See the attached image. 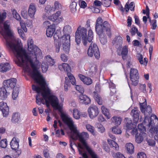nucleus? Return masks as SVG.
I'll return each mask as SVG.
<instances>
[{"instance_id":"obj_31","label":"nucleus","mask_w":158,"mask_h":158,"mask_svg":"<svg viewBox=\"0 0 158 158\" xmlns=\"http://www.w3.org/2000/svg\"><path fill=\"white\" fill-rule=\"evenodd\" d=\"M127 152L130 154H132L134 152V147L133 144L131 143L126 144L125 146Z\"/></svg>"},{"instance_id":"obj_58","label":"nucleus","mask_w":158,"mask_h":158,"mask_svg":"<svg viewBox=\"0 0 158 158\" xmlns=\"http://www.w3.org/2000/svg\"><path fill=\"white\" fill-rule=\"evenodd\" d=\"M146 154L143 152H139L137 155V158H146Z\"/></svg>"},{"instance_id":"obj_42","label":"nucleus","mask_w":158,"mask_h":158,"mask_svg":"<svg viewBox=\"0 0 158 158\" xmlns=\"http://www.w3.org/2000/svg\"><path fill=\"white\" fill-rule=\"evenodd\" d=\"M19 93V89L18 88H15L13 90L12 97L14 100H15L17 98Z\"/></svg>"},{"instance_id":"obj_37","label":"nucleus","mask_w":158,"mask_h":158,"mask_svg":"<svg viewBox=\"0 0 158 158\" xmlns=\"http://www.w3.org/2000/svg\"><path fill=\"white\" fill-rule=\"evenodd\" d=\"M77 3L75 2H72L69 6V9L73 13L77 11Z\"/></svg>"},{"instance_id":"obj_16","label":"nucleus","mask_w":158,"mask_h":158,"mask_svg":"<svg viewBox=\"0 0 158 158\" xmlns=\"http://www.w3.org/2000/svg\"><path fill=\"white\" fill-rule=\"evenodd\" d=\"M105 31L96 32L98 35L100 41L102 44H105L107 42V39Z\"/></svg>"},{"instance_id":"obj_19","label":"nucleus","mask_w":158,"mask_h":158,"mask_svg":"<svg viewBox=\"0 0 158 158\" xmlns=\"http://www.w3.org/2000/svg\"><path fill=\"white\" fill-rule=\"evenodd\" d=\"M6 88L5 87L0 88V99H5L10 94L9 92L6 90Z\"/></svg>"},{"instance_id":"obj_55","label":"nucleus","mask_w":158,"mask_h":158,"mask_svg":"<svg viewBox=\"0 0 158 158\" xmlns=\"http://www.w3.org/2000/svg\"><path fill=\"white\" fill-rule=\"evenodd\" d=\"M75 88L80 93L82 94L84 92V89L83 87L81 85H75Z\"/></svg>"},{"instance_id":"obj_35","label":"nucleus","mask_w":158,"mask_h":158,"mask_svg":"<svg viewBox=\"0 0 158 158\" xmlns=\"http://www.w3.org/2000/svg\"><path fill=\"white\" fill-rule=\"evenodd\" d=\"M93 96L98 104L101 105L102 104V100L100 95L95 92L93 93Z\"/></svg>"},{"instance_id":"obj_30","label":"nucleus","mask_w":158,"mask_h":158,"mask_svg":"<svg viewBox=\"0 0 158 158\" xmlns=\"http://www.w3.org/2000/svg\"><path fill=\"white\" fill-rule=\"evenodd\" d=\"M53 7L55 11L56 10L60 11L63 8V6L59 1H55L54 2Z\"/></svg>"},{"instance_id":"obj_40","label":"nucleus","mask_w":158,"mask_h":158,"mask_svg":"<svg viewBox=\"0 0 158 158\" xmlns=\"http://www.w3.org/2000/svg\"><path fill=\"white\" fill-rule=\"evenodd\" d=\"M87 130L89 131L93 135H96V132L94 131V127L92 126L89 124H87L85 126Z\"/></svg>"},{"instance_id":"obj_32","label":"nucleus","mask_w":158,"mask_h":158,"mask_svg":"<svg viewBox=\"0 0 158 158\" xmlns=\"http://www.w3.org/2000/svg\"><path fill=\"white\" fill-rule=\"evenodd\" d=\"M101 109L102 113L106 117V118L108 119H110L111 116L108 109L104 106H102L101 107Z\"/></svg>"},{"instance_id":"obj_43","label":"nucleus","mask_w":158,"mask_h":158,"mask_svg":"<svg viewBox=\"0 0 158 158\" xmlns=\"http://www.w3.org/2000/svg\"><path fill=\"white\" fill-rule=\"evenodd\" d=\"M45 20V21H44L43 23V26L44 27L48 28L52 26L55 25V24L53 23L52 24L51 22L49 21L48 20Z\"/></svg>"},{"instance_id":"obj_38","label":"nucleus","mask_w":158,"mask_h":158,"mask_svg":"<svg viewBox=\"0 0 158 158\" xmlns=\"http://www.w3.org/2000/svg\"><path fill=\"white\" fill-rule=\"evenodd\" d=\"M73 116L74 118L78 119L81 117L80 112L77 109H74L73 110Z\"/></svg>"},{"instance_id":"obj_50","label":"nucleus","mask_w":158,"mask_h":158,"mask_svg":"<svg viewBox=\"0 0 158 158\" xmlns=\"http://www.w3.org/2000/svg\"><path fill=\"white\" fill-rule=\"evenodd\" d=\"M48 67V65L47 64V63L46 62H44L42 63L41 69L42 72L43 73H46L47 71Z\"/></svg>"},{"instance_id":"obj_64","label":"nucleus","mask_w":158,"mask_h":158,"mask_svg":"<svg viewBox=\"0 0 158 158\" xmlns=\"http://www.w3.org/2000/svg\"><path fill=\"white\" fill-rule=\"evenodd\" d=\"M20 24L21 28L23 29V31L24 32H26L27 31V29L26 27L25 24L22 21L20 22Z\"/></svg>"},{"instance_id":"obj_21","label":"nucleus","mask_w":158,"mask_h":158,"mask_svg":"<svg viewBox=\"0 0 158 158\" xmlns=\"http://www.w3.org/2000/svg\"><path fill=\"white\" fill-rule=\"evenodd\" d=\"M79 77L80 79L86 85H89L92 83V79L89 77H85L82 75H80Z\"/></svg>"},{"instance_id":"obj_54","label":"nucleus","mask_w":158,"mask_h":158,"mask_svg":"<svg viewBox=\"0 0 158 158\" xmlns=\"http://www.w3.org/2000/svg\"><path fill=\"white\" fill-rule=\"evenodd\" d=\"M7 143L6 139H2L0 142V146L2 148H5L7 146Z\"/></svg>"},{"instance_id":"obj_53","label":"nucleus","mask_w":158,"mask_h":158,"mask_svg":"<svg viewBox=\"0 0 158 158\" xmlns=\"http://www.w3.org/2000/svg\"><path fill=\"white\" fill-rule=\"evenodd\" d=\"M109 87L111 92H112L111 94L113 95L116 92L115 85L113 83L111 82L109 83Z\"/></svg>"},{"instance_id":"obj_29","label":"nucleus","mask_w":158,"mask_h":158,"mask_svg":"<svg viewBox=\"0 0 158 158\" xmlns=\"http://www.w3.org/2000/svg\"><path fill=\"white\" fill-rule=\"evenodd\" d=\"M107 142L111 147L113 148L116 151L119 150V147L118 145L114 140L108 139Z\"/></svg>"},{"instance_id":"obj_47","label":"nucleus","mask_w":158,"mask_h":158,"mask_svg":"<svg viewBox=\"0 0 158 158\" xmlns=\"http://www.w3.org/2000/svg\"><path fill=\"white\" fill-rule=\"evenodd\" d=\"M112 156L114 158H126L123 154L119 152L113 153Z\"/></svg>"},{"instance_id":"obj_7","label":"nucleus","mask_w":158,"mask_h":158,"mask_svg":"<svg viewBox=\"0 0 158 158\" xmlns=\"http://www.w3.org/2000/svg\"><path fill=\"white\" fill-rule=\"evenodd\" d=\"M140 109L141 112L143 113H144V115H145V119L143 122V123L147 126L146 124L145 123V121L146 118L148 119L150 121L152 120V122L154 121L155 120V118L153 117L152 118V116L154 114H152L150 117L149 118L148 115H150L152 111V109L150 106H148L146 109H145V108L147 106L146 103L143 102L142 103H140Z\"/></svg>"},{"instance_id":"obj_25","label":"nucleus","mask_w":158,"mask_h":158,"mask_svg":"<svg viewBox=\"0 0 158 158\" xmlns=\"http://www.w3.org/2000/svg\"><path fill=\"white\" fill-rule=\"evenodd\" d=\"M56 30V25L52 26L47 28L46 35L48 37H51L53 35Z\"/></svg>"},{"instance_id":"obj_11","label":"nucleus","mask_w":158,"mask_h":158,"mask_svg":"<svg viewBox=\"0 0 158 158\" xmlns=\"http://www.w3.org/2000/svg\"><path fill=\"white\" fill-rule=\"evenodd\" d=\"M17 82V80L15 78H11L9 79L4 81L3 85L4 87L8 89V90L14 89L15 87Z\"/></svg>"},{"instance_id":"obj_4","label":"nucleus","mask_w":158,"mask_h":158,"mask_svg":"<svg viewBox=\"0 0 158 158\" xmlns=\"http://www.w3.org/2000/svg\"><path fill=\"white\" fill-rule=\"evenodd\" d=\"M152 118H155L154 121L152 122V120L150 121L147 118L145 119V123L147 126L148 127L149 132L148 133L149 136L152 137L154 136L155 139L158 141V118L156 115H153Z\"/></svg>"},{"instance_id":"obj_63","label":"nucleus","mask_w":158,"mask_h":158,"mask_svg":"<svg viewBox=\"0 0 158 158\" xmlns=\"http://www.w3.org/2000/svg\"><path fill=\"white\" fill-rule=\"evenodd\" d=\"M60 57L62 60L64 62H66L68 60V57L65 54H62L60 55Z\"/></svg>"},{"instance_id":"obj_34","label":"nucleus","mask_w":158,"mask_h":158,"mask_svg":"<svg viewBox=\"0 0 158 158\" xmlns=\"http://www.w3.org/2000/svg\"><path fill=\"white\" fill-rule=\"evenodd\" d=\"M45 59L46 60L49 66H52L55 63L54 59H53L50 55H48L46 56Z\"/></svg>"},{"instance_id":"obj_61","label":"nucleus","mask_w":158,"mask_h":158,"mask_svg":"<svg viewBox=\"0 0 158 158\" xmlns=\"http://www.w3.org/2000/svg\"><path fill=\"white\" fill-rule=\"evenodd\" d=\"M137 57L140 64H143L144 61L143 60V57L142 55L141 54L139 53L137 54Z\"/></svg>"},{"instance_id":"obj_9","label":"nucleus","mask_w":158,"mask_h":158,"mask_svg":"<svg viewBox=\"0 0 158 158\" xmlns=\"http://www.w3.org/2000/svg\"><path fill=\"white\" fill-rule=\"evenodd\" d=\"M130 76L132 85L136 86L138 84L139 78L138 70L135 69L131 68Z\"/></svg>"},{"instance_id":"obj_22","label":"nucleus","mask_w":158,"mask_h":158,"mask_svg":"<svg viewBox=\"0 0 158 158\" xmlns=\"http://www.w3.org/2000/svg\"><path fill=\"white\" fill-rule=\"evenodd\" d=\"M11 69L10 64L8 63H2L0 64V71L2 73L6 72Z\"/></svg>"},{"instance_id":"obj_3","label":"nucleus","mask_w":158,"mask_h":158,"mask_svg":"<svg viewBox=\"0 0 158 158\" xmlns=\"http://www.w3.org/2000/svg\"><path fill=\"white\" fill-rule=\"evenodd\" d=\"M75 41L77 44H79L81 41L83 44L86 46L88 43L91 42L93 38V33L92 31L90 29L87 35V30L80 26L76 31L75 35Z\"/></svg>"},{"instance_id":"obj_8","label":"nucleus","mask_w":158,"mask_h":158,"mask_svg":"<svg viewBox=\"0 0 158 158\" xmlns=\"http://www.w3.org/2000/svg\"><path fill=\"white\" fill-rule=\"evenodd\" d=\"M87 54L90 57H92L94 55L97 59L100 58V53L96 44L93 42L91 43L88 50Z\"/></svg>"},{"instance_id":"obj_59","label":"nucleus","mask_w":158,"mask_h":158,"mask_svg":"<svg viewBox=\"0 0 158 158\" xmlns=\"http://www.w3.org/2000/svg\"><path fill=\"white\" fill-rule=\"evenodd\" d=\"M8 107L6 103L3 102H0V111H1L5 108Z\"/></svg>"},{"instance_id":"obj_6","label":"nucleus","mask_w":158,"mask_h":158,"mask_svg":"<svg viewBox=\"0 0 158 158\" xmlns=\"http://www.w3.org/2000/svg\"><path fill=\"white\" fill-rule=\"evenodd\" d=\"M70 36L69 34H65L58 39V43L62 45L63 50L66 52L69 51Z\"/></svg>"},{"instance_id":"obj_57","label":"nucleus","mask_w":158,"mask_h":158,"mask_svg":"<svg viewBox=\"0 0 158 158\" xmlns=\"http://www.w3.org/2000/svg\"><path fill=\"white\" fill-rule=\"evenodd\" d=\"M21 15L22 17L25 19H27V10L26 9L23 8L22 9L21 11Z\"/></svg>"},{"instance_id":"obj_23","label":"nucleus","mask_w":158,"mask_h":158,"mask_svg":"<svg viewBox=\"0 0 158 158\" xmlns=\"http://www.w3.org/2000/svg\"><path fill=\"white\" fill-rule=\"evenodd\" d=\"M61 14V12L57 11L55 13L52 14V15H50L48 18V20H49L52 22H54L61 18H59Z\"/></svg>"},{"instance_id":"obj_46","label":"nucleus","mask_w":158,"mask_h":158,"mask_svg":"<svg viewBox=\"0 0 158 158\" xmlns=\"http://www.w3.org/2000/svg\"><path fill=\"white\" fill-rule=\"evenodd\" d=\"M112 131L115 134H120L122 133L120 129L115 126L112 128Z\"/></svg>"},{"instance_id":"obj_62","label":"nucleus","mask_w":158,"mask_h":158,"mask_svg":"<svg viewBox=\"0 0 158 158\" xmlns=\"http://www.w3.org/2000/svg\"><path fill=\"white\" fill-rule=\"evenodd\" d=\"M138 29L135 27H132L130 31V32L132 35H135Z\"/></svg>"},{"instance_id":"obj_5","label":"nucleus","mask_w":158,"mask_h":158,"mask_svg":"<svg viewBox=\"0 0 158 158\" xmlns=\"http://www.w3.org/2000/svg\"><path fill=\"white\" fill-rule=\"evenodd\" d=\"M103 20L100 17L97 19L95 25V30L96 32L105 31L107 35L109 37H110L111 33L110 30V25L107 21H104L103 23Z\"/></svg>"},{"instance_id":"obj_17","label":"nucleus","mask_w":158,"mask_h":158,"mask_svg":"<svg viewBox=\"0 0 158 158\" xmlns=\"http://www.w3.org/2000/svg\"><path fill=\"white\" fill-rule=\"evenodd\" d=\"M19 139L15 137L13 138L10 142L11 148L14 150H16L19 149Z\"/></svg>"},{"instance_id":"obj_49","label":"nucleus","mask_w":158,"mask_h":158,"mask_svg":"<svg viewBox=\"0 0 158 158\" xmlns=\"http://www.w3.org/2000/svg\"><path fill=\"white\" fill-rule=\"evenodd\" d=\"M65 81L64 84V89L65 91H67L69 88L70 87V83L67 77H65Z\"/></svg>"},{"instance_id":"obj_41","label":"nucleus","mask_w":158,"mask_h":158,"mask_svg":"<svg viewBox=\"0 0 158 158\" xmlns=\"http://www.w3.org/2000/svg\"><path fill=\"white\" fill-rule=\"evenodd\" d=\"M63 31L65 34L71 33L72 31V27L69 25H66L64 27Z\"/></svg>"},{"instance_id":"obj_14","label":"nucleus","mask_w":158,"mask_h":158,"mask_svg":"<svg viewBox=\"0 0 158 158\" xmlns=\"http://www.w3.org/2000/svg\"><path fill=\"white\" fill-rule=\"evenodd\" d=\"M139 111L138 110L137 108H134V109L132 110L131 112V114L132 115L133 118V121L134 123L132 124L131 123V124L129 125L131 127L133 124H136L139 119Z\"/></svg>"},{"instance_id":"obj_1","label":"nucleus","mask_w":158,"mask_h":158,"mask_svg":"<svg viewBox=\"0 0 158 158\" xmlns=\"http://www.w3.org/2000/svg\"><path fill=\"white\" fill-rule=\"evenodd\" d=\"M60 116L63 122L68 126L70 130L69 135L71 139L70 140V146L71 149L74 150L72 147L74 144L73 140H78L81 143L78 144V147L81 149V150H79V151L80 154L82 156L83 158H88V154L84 150V148H85L92 158H99L86 143V140L89 138L88 134L84 131L80 133L72 118L68 114L61 113Z\"/></svg>"},{"instance_id":"obj_27","label":"nucleus","mask_w":158,"mask_h":158,"mask_svg":"<svg viewBox=\"0 0 158 158\" xmlns=\"http://www.w3.org/2000/svg\"><path fill=\"white\" fill-rule=\"evenodd\" d=\"M53 38L56 46V51L57 52H58L60 51V46L61 45L58 43V39L59 38V37L57 33L54 34Z\"/></svg>"},{"instance_id":"obj_36","label":"nucleus","mask_w":158,"mask_h":158,"mask_svg":"<svg viewBox=\"0 0 158 158\" xmlns=\"http://www.w3.org/2000/svg\"><path fill=\"white\" fill-rule=\"evenodd\" d=\"M20 114L18 113H14L12 116V121L13 123L18 122L20 119Z\"/></svg>"},{"instance_id":"obj_28","label":"nucleus","mask_w":158,"mask_h":158,"mask_svg":"<svg viewBox=\"0 0 158 158\" xmlns=\"http://www.w3.org/2000/svg\"><path fill=\"white\" fill-rule=\"evenodd\" d=\"M111 120L112 123L118 126L121 124L122 119L120 117L114 116L111 118Z\"/></svg>"},{"instance_id":"obj_60","label":"nucleus","mask_w":158,"mask_h":158,"mask_svg":"<svg viewBox=\"0 0 158 158\" xmlns=\"http://www.w3.org/2000/svg\"><path fill=\"white\" fill-rule=\"evenodd\" d=\"M18 32L19 35L24 40H25L26 39L25 37V34H24L23 31L20 29H18Z\"/></svg>"},{"instance_id":"obj_20","label":"nucleus","mask_w":158,"mask_h":158,"mask_svg":"<svg viewBox=\"0 0 158 158\" xmlns=\"http://www.w3.org/2000/svg\"><path fill=\"white\" fill-rule=\"evenodd\" d=\"M112 43L118 49L123 44V39L120 36L115 37L112 41Z\"/></svg>"},{"instance_id":"obj_56","label":"nucleus","mask_w":158,"mask_h":158,"mask_svg":"<svg viewBox=\"0 0 158 158\" xmlns=\"http://www.w3.org/2000/svg\"><path fill=\"white\" fill-rule=\"evenodd\" d=\"M138 128L140 132H144L146 131V128L143 124H139L138 126Z\"/></svg>"},{"instance_id":"obj_33","label":"nucleus","mask_w":158,"mask_h":158,"mask_svg":"<svg viewBox=\"0 0 158 158\" xmlns=\"http://www.w3.org/2000/svg\"><path fill=\"white\" fill-rule=\"evenodd\" d=\"M144 132H140L138 136L136 135L135 141L138 143H141L143 140V137L145 135Z\"/></svg>"},{"instance_id":"obj_52","label":"nucleus","mask_w":158,"mask_h":158,"mask_svg":"<svg viewBox=\"0 0 158 158\" xmlns=\"http://www.w3.org/2000/svg\"><path fill=\"white\" fill-rule=\"evenodd\" d=\"M78 3L81 8L84 9L87 7V4L84 1L79 0L78 1Z\"/></svg>"},{"instance_id":"obj_15","label":"nucleus","mask_w":158,"mask_h":158,"mask_svg":"<svg viewBox=\"0 0 158 158\" xmlns=\"http://www.w3.org/2000/svg\"><path fill=\"white\" fill-rule=\"evenodd\" d=\"M36 11L35 5L31 3L29 5L28 9V15L32 19L35 18V15Z\"/></svg>"},{"instance_id":"obj_45","label":"nucleus","mask_w":158,"mask_h":158,"mask_svg":"<svg viewBox=\"0 0 158 158\" xmlns=\"http://www.w3.org/2000/svg\"><path fill=\"white\" fill-rule=\"evenodd\" d=\"M68 76L70 81V82L73 85H75L76 80L73 75L71 73H67Z\"/></svg>"},{"instance_id":"obj_12","label":"nucleus","mask_w":158,"mask_h":158,"mask_svg":"<svg viewBox=\"0 0 158 158\" xmlns=\"http://www.w3.org/2000/svg\"><path fill=\"white\" fill-rule=\"evenodd\" d=\"M55 11L53 6H52L50 5H47L45 8L44 13L43 14L42 17L43 20H48V16L51 14Z\"/></svg>"},{"instance_id":"obj_13","label":"nucleus","mask_w":158,"mask_h":158,"mask_svg":"<svg viewBox=\"0 0 158 158\" xmlns=\"http://www.w3.org/2000/svg\"><path fill=\"white\" fill-rule=\"evenodd\" d=\"M127 123L126 124V126L128 130H132L130 131V132L132 135H135L136 134L137 130L136 128V125L133 124L131 126V127H130V125L131 124V120L130 118H127Z\"/></svg>"},{"instance_id":"obj_44","label":"nucleus","mask_w":158,"mask_h":158,"mask_svg":"<svg viewBox=\"0 0 158 158\" xmlns=\"http://www.w3.org/2000/svg\"><path fill=\"white\" fill-rule=\"evenodd\" d=\"M4 117H7L9 113V107H6L1 111Z\"/></svg>"},{"instance_id":"obj_10","label":"nucleus","mask_w":158,"mask_h":158,"mask_svg":"<svg viewBox=\"0 0 158 158\" xmlns=\"http://www.w3.org/2000/svg\"><path fill=\"white\" fill-rule=\"evenodd\" d=\"M89 116L91 119L96 117L98 114L99 111L98 107L94 105H91L88 109Z\"/></svg>"},{"instance_id":"obj_51","label":"nucleus","mask_w":158,"mask_h":158,"mask_svg":"<svg viewBox=\"0 0 158 158\" xmlns=\"http://www.w3.org/2000/svg\"><path fill=\"white\" fill-rule=\"evenodd\" d=\"M21 153V150L19 148L16 150H15V152L13 153V156L14 157L16 158L19 157Z\"/></svg>"},{"instance_id":"obj_24","label":"nucleus","mask_w":158,"mask_h":158,"mask_svg":"<svg viewBox=\"0 0 158 158\" xmlns=\"http://www.w3.org/2000/svg\"><path fill=\"white\" fill-rule=\"evenodd\" d=\"M121 51V55L122 58L123 60H125L127 57V55L128 52V46L125 45L123 48H119Z\"/></svg>"},{"instance_id":"obj_26","label":"nucleus","mask_w":158,"mask_h":158,"mask_svg":"<svg viewBox=\"0 0 158 158\" xmlns=\"http://www.w3.org/2000/svg\"><path fill=\"white\" fill-rule=\"evenodd\" d=\"M58 68L61 71H69L71 68L69 64L67 63H62L58 65Z\"/></svg>"},{"instance_id":"obj_39","label":"nucleus","mask_w":158,"mask_h":158,"mask_svg":"<svg viewBox=\"0 0 158 158\" xmlns=\"http://www.w3.org/2000/svg\"><path fill=\"white\" fill-rule=\"evenodd\" d=\"M96 127L98 129V131L101 133L105 131V128L103 126L99 123H97L95 125Z\"/></svg>"},{"instance_id":"obj_48","label":"nucleus","mask_w":158,"mask_h":158,"mask_svg":"<svg viewBox=\"0 0 158 158\" xmlns=\"http://www.w3.org/2000/svg\"><path fill=\"white\" fill-rule=\"evenodd\" d=\"M11 11L14 18L17 20H20L21 18L20 16L17 13L16 10L15 9H13L11 10Z\"/></svg>"},{"instance_id":"obj_2","label":"nucleus","mask_w":158,"mask_h":158,"mask_svg":"<svg viewBox=\"0 0 158 158\" xmlns=\"http://www.w3.org/2000/svg\"><path fill=\"white\" fill-rule=\"evenodd\" d=\"M31 77L40 85V86L35 85H32L33 90L38 93L36 96V103L40 105L41 103L44 104L45 103L47 106L51 105L54 108L60 111L62 109V105L59 104L58 99L56 96L51 95L52 94V91L46 85L45 81L40 73Z\"/></svg>"},{"instance_id":"obj_18","label":"nucleus","mask_w":158,"mask_h":158,"mask_svg":"<svg viewBox=\"0 0 158 158\" xmlns=\"http://www.w3.org/2000/svg\"><path fill=\"white\" fill-rule=\"evenodd\" d=\"M79 101L80 103L87 105L90 103L91 100L89 98L85 95L81 94L79 96Z\"/></svg>"}]
</instances>
